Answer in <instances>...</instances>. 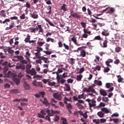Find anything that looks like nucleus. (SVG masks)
Segmentation results:
<instances>
[{"label": "nucleus", "instance_id": "1", "mask_svg": "<svg viewBox=\"0 0 124 124\" xmlns=\"http://www.w3.org/2000/svg\"><path fill=\"white\" fill-rule=\"evenodd\" d=\"M107 11L108 12H106V14H108L109 15H112L115 12V9L113 7H107L105 10H103V12H102V14H96V16H99Z\"/></svg>", "mask_w": 124, "mask_h": 124}, {"label": "nucleus", "instance_id": "2", "mask_svg": "<svg viewBox=\"0 0 124 124\" xmlns=\"http://www.w3.org/2000/svg\"><path fill=\"white\" fill-rule=\"evenodd\" d=\"M113 62V60H112L111 59H108L107 61H106L105 63L106 66H107V67L103 69V72L104 73H108L110 71V68H112V65H110V63H112Z\"/></svg>", "mask_w": 124, "mask_h": 124}, {"label": "nucleus", "instance_id": "3", "mask_svg": "<svg viewBox=\"0 0 124 124\" xmlns=\"http://www.w3.org/2000/svg\"><path fill=\"white\" fill-rule=\"evenodd\" d=\"M85 101L88 102L89 107L91 109L92 107H95L96 106V101L93 99L91 100L89 98H87L85 100Z\"/></svg>", "mask_w": 124, "mask_h": 124}, {"label": "nucleus", "instance_id": "4", "mask_svg": "<svg viewBox=\"0 0 124 124\" xmlns=\"http://www.w3.org/2000/svg\"><path fill=\"white\" fill-rule=\"evenodd\" d=\"M70 14L72 15V17L80 19L82 18L83 16L78 13H75L73 10L70 11Z\"/></svg>", "mask_w": 124, "mask_h": 124}, {"label": "nucleus", "instance_id": "5", "mask_svg": "<svg viewBox=\"0 0 124 124\" xmlns=\"http://www.w3.org/2000/svg\"><path fill=\"white\" fill-rule=\"evenodd\" d=\"M52 96L53 98H54L55 99L59 100V101H61L62 100V95L61 94H59L57 93H54L53 95Z\"/></svg>", "mask_w": 124, "mask_h": 124}, {"label": "nucleus", "instance_id": "6", "mask_svg": "<svg viewBox=\"0 0 124 124\" xmlns=\"http://www.w3.org/2000/svg\"><path fill=\"white\" fill-rule=\"evenodd\" d=\"M56 78H65L68 77V73H64L62 75H60L58 73H56Z\"/></svg>", "mask_w": 124, "mask_h": 124}, {"label": "nucleus", "instance_id": "7", "mask_svg": "<svg viewBox=\"0 0 124 124\" xmlns=\"http://www.w3.org/2000/svg\"><path fill=\"white\" fill-rule=\"evenodd\" d=\"M26 73L31 76H34L37 74V72L34 68H32L31 70H26Z\"/></svg>", "mask_w": 124, "mask_h": 124}, {"label": "nucleus", "instance_id": "8", "mask_svg": "<svg viewBox=\"0 0 124 124\" xmlns=\"http://www.w3.org/2000/svg\"><path fill=\"white\" fill-rule=\"evenodd\" d=\"M33 86L36 87H43V84L42 82H37L36 80H33V82L32 83Z\"/></svg>", "mask_w": 124, "mask_h": 124}, {"label": "nucleus", "instance_id": "9", "mask_svg": "<svg viewBox=\"0 0 124 124\" xmlns=\"http://www.w3.org/2000/svg\"><path fill=\"white\" fill-rule=\"evenodd\" d=\"M16 69H21L22 70H25V66L23 64H17V65L16 66Z\"/></svg>", "mask_w": 124, "mask_h": 124}, {"label": "nucleus", "instance_id": "10", "mask_svg": "<svg viewBox=\"0 0 124 124\" xmlns=\"http://www.w3.org/2000/svg\"><path fill=\"white\" fill-rule=\"evenodd\" d=\"M44 101H43L42 100L40 99V102L44 103V104L46 106L49 107V106H50V104L48 102L47 99L46 98H44Z\"/></svg>", "mask_w": 124, "mask_h": 124}, {"label": "nucleus", "instance_id": "11", "mask_svg": "<svg viewBox=\"0 0 124 124\" xmlns=\"http://www.w3.org/2000/svg\"><path fill=\"white\" fill-rule=\"evenodd\" d=\"M71 40L73 42V43L75 44V45H77V46H80V44L77 43V39L75 36H73V37L71 38Z\"/></svg>", "mask_w": 124, "mask_h": 124}, {"label": "nucleus", "instance_id": "12", "mask_svg": "<svg viewBox=\"0 0 124 124\" xmlns=\"http://www.w3.org/2000/svg\"><path fill=\"white\" fill-rule=\"evenodd\" d=\"M49 107L47 108H44V109H42L41 111H44V112L47 113V115L49 116H53V114L49 112L50 110L49 109Z\"/></svg>", "mask_w": 124, "mask_h": 124}, {"label": "nucleus", "instance_id": "13", "mask_svg": "<svg viewBox=\"0 0 124 124\" xmlns=\"http://www.w3.org/2000/svg\"><path fill=\"white\" fill-rule=\"evenodd\" d=\"M99 93H100V94L103 96H106L107 95V92H106V91L103 89L99 90Z\"/></svg>", "mask_w": 124, "mask_h": 124}, {"label": "nucleus", "instance_id": "14", "mask_svg": "<svg viewBox=\"0 0 124 124\" xmlns=\"http://www.w3.org/2000/svg\"><path fill=\"white\" fill-rule=\"evenodd\" d=\"M100 112H103L106 114H108V113H109L110 111L107 108H101Z\"/></svg>", "mask_w": 124, "mask_h": 124}, {"label": "nucleus", "instance_id": "15", "mask_svg": "<svg viewBox=\"0 0 124 124\" xmlns=\"http://www.w3.org/2000/svg\"><path fill=\"white\" fill-rule=\"evenodd\" d=\"M30 15H31V17L33 19L38 18V15L37 14V13L36 12L31 13Z\"/></svg>", "mask_w": 124, "mask_h": 124}, {"label": "nucleus", "instance_id": "16", "mask_svg": "<svg viewBox=\"0 0 124 124\" xmlns=\"http://www.w3.org/2000/svg\"><path fill=\"white\" fill-rule=\"evenodd\" d=\"M87 89L89 93H96V91H95L94 89H93V87L92 86H89Z\"/></svg>", "mask_w": 124, "mask_h": 124}, {"label": "nucleus", "instance_id": "17", "mask_svg": "<svg viewBox=\"0 0 124 124\" xmlns=\"http://www.w3.org/2000/svg\"><path fill=\"white\" fill-rule=\"evenodd\" d=\"M39 60L41 61H44V63H49V60H48V58L46 57H41L40 58H38Z\"/></svg>", "mask_w": 124, "mask_h": 124}, {"label": "nucleus", "instance_id": "18", "mask_svg": "<svg viewBox=\"0 0 124 124\" xmlns=\"http://www.w3.org/2000/svg\"><path fill=\"white\" fill-rule=\"evenodd\" d=\"M97 116L100 118H103L105 116V113L102 111H99L97 112Z\"/></svg>", "mask_w": 124, "mask_h": 124}, {"label": "nucleus", "instance_id": "19", "mask_svg": "<svg viewBox=\"0 0 124 124\" xmlns=\"http://www.w3.org/2000/svg\"><path fill=\"white\" fill-rule=\"evenodd\" d=\"M92 69L93 70V72H95L96 71H100L101 69V66L97 65L95 67H93Z\"/></svg>", "mask_w": 124, "mask_h": 124}, {"label": "nucleus", "instance_id": "20", "mask_svg": "<svg viewBox=\"0 0 124 124\" xmlns=\"http://www.w3.org/2000/svg\"><path fill=\"white\" fill-rule=\"evenodd\" d=\"M24 88L26 90H30L31 89V86L29 84H27L26 82L24 83L23 84Z\"/></svg>", "mask_w": 124, "mask_h": 124}, {"label": "nucleus", "instance_id": "21", "mask_svg": "<svg viewBox=\"0 0 124 124\" xmlns=\"http://www.w3.org/2000/svg\"><path fill=\"white\" fill-rule=\"evenodd\" d=\"M108 40L106 39L104 40V41L103 43V46H101V47L103 48H107V44L108 43Z\"/></svg>", "mask_w": 124, "mask_h": 124}, {"label": "nucleus", "instance_id": "22", "mask_svg": "<svg viewBox=\"0 0 124 124\" xmlns=\"http://www.w3.org/2000/svg\"><path fill=\"white\" fill-rule=\"evenodd\" d=\"M94 84L99 86H101L102 85V83L101 81L96 80H94Z\"/></svg>", "mask_w": 124, "mask_h": 124}, {"label": "nucleus", "instance_id": "23", "mask_svg": "<svg viewBox=\"0 0 124 124\" xmlns=\"http://www.w3.org/2000/svg\"><path fill=\"white\" fill-rule=\"evenodd\" d=\"M80 57H86V51L84 50H82L80 51Z\"/></svg>", "mask_w": 124, "mask_h": 124}, {"label": "nucleus", "instance_id": "24", "mask_svg": "<svg viewBox=\"0 0 124 124\" xmlns=\"http://www.w3.org/2000/svg\"><path fill=\"white\" fill-rule=\"evenodd\" d=\"M0 15V16H2V17H6V11H4V10H1Z\"/></svg>", "mask_w": 124, "mask_h": 124}, {"label": "nucleus", "instance_id": "25", "mask_svg": "<svg viewBox=\"0 0 124 124\" xmlns=\"http://www.w3.org/2000/svg\"><path fill=\"white\" fill-rule=\"evenodd\" d=\"M122 50V47H120V46H116L115 47V52L119 53H120Z\"/></svg>", "mask_w": 124, "mask_h": 124}, {"label": "nucleus", "instance_id": "26", "mask_svg": "<svg viewBox=\"0 0 124 124\" xmlns=\"http://www.w3.org/2000/svg\"><path fill=\"white\" fill-rule=\"evenodd\" d=\"M41 54L39 52H37L36 53H35V56L37 57V59H40L41 58H44V56H41Z\"/></svg>", "mask_w": 124, "mask_h": 124}, {"label": "nucleus", "instance_id": "27", "mask_svg": "<svg viewBox=\"0 0 124 124\" xmlns=\"http://www.w3.org/2000/svg\"><path fill=\"white\" fill-rule=\"evenodd\" d=\"M11 93L17 94L19 93V90L18 89H14L10 91Z\"/></svg>", "mask_w": 124, "mask_h": 124}, {"label": "nucleus", "instance_id": "28", "mask_svg": "<svg viewBox=\"0 0 124 124\" xmlns=\"http://www.w3.org/2000/svg\"><path fill=\"white\" fill-rule=\"evenodd\" d=\"M105 106H106L105 103L103 102H100V103H99V105H98L97 107H96V108H97V109H99V108H101L102 107H105Z\"/></svg>", "mask_w": 124, "mask_h": 124}, {"label": "nucleus", "instance_id": "29", "mask_svg": "<svg viewBox=\"0 0 124 124\" xmlns=\"http://www.w3.org/2000/svg\"><path fill=\"white\" fill-rule=\"evenodd\" d=\"M83 78L82 75H78L77 76L76 80L78 81H81V79Z\"/></svg>", "mask_w": 124, "mask_h": 124}, {"label": "nucleus", "instance_id": "30", "mask_svg": "<svg viewBox=\"0 0 124 124\" xmlns=\"http://www.w3.org/2000/svg\"><path fill=\"white\" fill-rule=\"evenodd\" d=\"M39 30V27L36 26V27H35V28L31 29V32L33 33H36V32L38 31Z\"/></svg>", "mask_w": 124, "mask_h": 124}, {"label": "nucleus", "instance_id": "31", "mask_svg": "<svg viewBox=\"0 0 124 124\" xmlns=\"http://www.w3.org/2000/svg\"><path fill=\"white\" fill-rule=\"evenodd\" d=\"M46 42H51L52 43L56 42L54 39H53L50 37H48L47 39H46Z\"/></svg>", "mask_w": 124, "mask_h": 124}, {"label": "nucleus", "instance_id": "32", "mask_svg": "<svg viewBox=\"0 0 124 124\" xmlns=\"http://www.w3.org/2000/svg\"><path fill=\"white\" fill-rule=\"evenodd\" d=\"M37 27H39V33H44V30L42 29V27L41 25H37Z\"/></svg>", "mask_w": 124, "mask_h": 124}, {"label": "nucleus", "instance_id": "33", "mask_svg": "<svg viewBox=\"0 0 124 124\" xmlns=\"http://www.w3.org/2000/svg\"><path fill=\"white\" fill-rule=\"evenodd\" d=\"M10 22V20L9 19V18L6 19L4 20L3 21H2L1 20H0V24H4L6 22Z\"/></svg>", "mask_w": 124, "mask_h": 124}, {"label": "nucleus", "instance_id": "34", "mask_svg": "<svg viewBox=\"0 0 124 124\" xmlns=\"http://www.w3.org/2000/svg\"><path fill=\"white\" fill-rule=\"evenodd\" d=\"M64 86H65V90H66V91L68 92H70L71 91L70 85H69V84H64Z\"/></svg>", "mask_w": 124, "mask_h": 124}, {"label": "nucleus", "instance_id": "35", "mask_svg": "<svg viewBox=\"0 0 124 124\" xmlns=\"http://www.w3.org/2000/svg\"><path fill=\"white\" fill-rule=\"evenodd\" d=\"M65 6H66V5H65V4H63V5H62V6L61 9H60V10H62L63 12H66L67 9L65 8Z\"/></svg>", "mask_w": 124, "mask_h": 124}, {"label": "nucleus", "instance_id": "36", "mask_svg": "<svg viewBox=\"0 0 124 124\" xmlns=\"http://www.w3.org/2000/svg\"><path fill=\"white\" fill-rule=\"evenodd\" d=\"M91 31H88V29H83V34H88L89 35H91Z\"/></svg>", "mask_w": 124, "mask_h": 124}, {"label": "nucleus", "instance_id": "37", "mask_svg": "<svg viewBox=\"0 0 124 124\" xmlns=\"http://www.w3.org/2000/svg\"><path fill=\"white\" fill-rule=\"evenodd\" d=\"M31 39V35L29 34L27 35V38L25 39V42L26 43L29 42Z\"/></svg>", "mask_w": 124, "mask_h": 124}, {"label": "nucleus", "instance_id": "38", "mask_svg": "<svg viewBox=\"0 0 124 124\" xmlns=\"http://www.w3.org/2000/svg\"><path fill=\"white\" fill-rule=\"evenodd\" d=\"M61 120L62 121V124H68L67 119L63 117H61Z\"/></svg>", "mask_w": 124, "mask_h": 124}, {"label": "nucleus", "instance_id": "39", "mask_svg": "<svg viewBox=\"0 0 124 124\" xmlns=\"http://www.w3.org/2000/svg\"><path fill=\"white\" fill-rule=\"evenodd\" d=\"M51 10H52V7L50 6H48L47 10L49 11V12H46V14L50 15H51Z\"/></svg>", "mask_w": 124, "mask_h": 124}, {"label": "nucleus", "instance_id": "40", "mask_svg": "<svg viewBox=\"0 0 124 124\" xmlns=\"http://www.w3.org/2000/svg\"><path fill=\"white\" fill-rule=\"evenodd\" d=\"M13 28H14V23H11L9 27L6 28V30H11Z\"/></svg>", "mask_w": 124, "mask_h": 124}, {"label": "nucleus", "instance_id": "41", "mask_svg": "<svg viewBox=\"0 0 124 124\" xmlns=\"http://www.w3.org/2000/svg\"><path fill=\"white\" fill-rule=\"evenodd\" d=\"M8 53L11 55H13L14 53V50H12L11 48L9 47L8 48Z\"/></svg>", "mask_w": 124, "mask_h": 124}, {"label": "nucleus", "instance_id": "42", "mask_svg": "<svg viewBox=\"0 0 124 124\" xmlns=\"http://www.w3.org/2000/svg\"><path fill=\"white\" fill-rule=\"evenodd\" d=\"M19 18L21 20H24L25 18H27V19H28V17H26V16H25V13H23V14L21 15V16H20Z\"/></svg>", "mask_w": 124, "mask_h": 124}, {"label": "nucleus", "instance_id": "43", "mask_svg": "<svg viewBox=\"0 0 124 124\" xmlns=\"http://www.w3.org/2000/svg\"><path fill=\"white\" fill-rule=\"evenodd\" d=\"M66 108L68 110H71L73 108L72 105L69 103L66 105Z\"/></svg>", "mask_w": 124, "mask_h": 124}, {"label": "nucleus", "instance_id": "44", "mask_svg": "<svg viewBox=\"0 0 124 124\" xmlns=\"http://www.w3.org/2000/svg\"><path fill=\"white\" fill-rule=\"evenodd\" d=\"M102 100L103 101V102L108 103V97H103Z\"/></svg>", "mask_w": 124, "mask_h": 124}, {"label": "nucleus", "instance_id": "45", "mask_svg": "<svg viewBox=\"0 0 124 124\" xmlns=\"http://www.w3.org/2000/svg\"><path fill=\"white\" fill-rule=\"evenodd\" d=\"M98 121H99L100 124H104L107 122V119H101L100 120L98 119Z\"/></svg>", "mask_w": 124, "mask_h": 124}, {"label": "nucleus", "instance_id": "46", "mask_svg": "<svg viewBox=\"0 0 124 124\" xmlns=\"http://www.w3.org/2000/svg\"><path fill=\"white\" fill-rule=\"evenodd\" d=\"M75 59H73V58L70 59L69 63L72 65H73L74 64H75Z\"/></svg>", "mask_w": 124, "mask_h": 124}, {"label": "nucleus", "instance_id": "47", "mask_svg": "<svg viewBox=\"0 0 124 124\" xmlns=\"http://www.w3.org/2000/svg\"><path fill=\"white\" fill-rule=\"evenodd\" d=\"M45 20L46 21V22L49 23V25H50L52 27H54V24H53L52 23H51L49 20H48L47 18H45Z\"/></svg>", "mask_w": 124, "mask_h": 124}, {"label": "nucleus", "instance_id": "48", "mask_svg": "<svg viewBox=\"0 0 124 124\" xmlns=\"http://www.w3.org/2000/svg\"><path fill=\"white\" fill-rule=\"evenodd\" d=\"M78 102L77 103L76 105L77 106H79V103L84 104V101L83 100H79L77 101Z\"/></svg>", "mask_w": 124, "mask_h": 124}, {"label": "nucleus", "instance_id": "49", "mask_svg": "<svg viewBox=\"0 0 124 124\" xmlns=\"http://www.w3.org/2000/svg\"><path fill=\"white\" fill-rule=\"evenodd\" d=\"M14 81L17 85H18L20 83V80L18 78H15Z\"/></svg>", "mask_w": 124, "mask_h": 124}, {"label": "nucleus", "instance_id": "50", "mask_svg": "<svg viewBox=\"0 0 124 124\" xmlns=\"http://www.w3.org/2000/svg\"><path fill=\"white\" fill-rule=\"evenodd\" d=\"M51 114H60V111H59L58 110H53V109H51Z\"/></svg>", "mask_w": 124, "mask_h": 124}, {"label": "nucleus", "instance_id": "51", "mask_svg": "<svg viewBox=\"0 0 124 124\" xmlns=\"http://www.w3.org/2000/svg\"><path fill=\"white\" fill-rule=\"evenodd\" d=\"M43 77V76L42 75H34L33 76V78H37V79H38V78H42Z\"/></svg>", "mask_w": 124, "mask_h": 124}, {"label": "nucleus", "instance_id": "52", "mask_svg": "<svg viewBox=\"0 0 124 124\" xmlns=\"http://www.w3.org/2000/svg\"><path fill=\"white\" fill-rule=\"evenodd\" d=\"M53 103H54L55 104H57L58 103L57 101L55 100L54 98H52L51 100H50V103H51V105H52V104H53Z\"/></svg>", "mask_w": 124, "mask_h": 124}, {"label": "nucleus", "instance_id": "53", "mask_svg": "<svg viewBox=\"0 0 124 124\" xmlns=\"http://www.w3.org/2000/svg\"><path fill=\"white\" fill-rule=\"evenodd\" d=\"M102 35H103V36H108V35H109V33L103 31V32H102Z\"/></svg>", "mask_w": 124, "mask_h": 124}, {"label": "nucleus", "instance_id": "54", "mask_svg": "<svg viewBox=\"0 0 124 124\" xmlns=\"http://www.w3.org/2000/svg\"><path fill=\"white\" fill-rule=\"evenodd\" d=\"M36 48L37 49H36V51H37V52H40L43 50V48L40 46H37Z\"/></svg>", "mask_w": 124, "mask_h": 124}, {"label": "nucleus", "instance_id": "55", "mask_svg": "<svg viewBox=\"0 0 124 124\" xmlns=\"http://www.w3.org/2000/svg\"><path fill=\"white\" fill-rule=\"evenodd\" d=\"M50 116L49 115H47L46 116V117L44 118V119H45L46 120H48V121H49V122H51V119L49 117Z\"/></svg>", "mask_w": 124, "mask_h": 124}, {"label": "nucleus", "instance_id": "56", "mask_svg": "<svg viewBox=\"0 0 124 124\" xmlns=\"http://www.w3.org/2000/svg\"><path fill=\"white\" fill-rule=\"evenodd\" d=\"M45 115L41 114L40 113H38L37 114V116L40 118H43L44 119L45 116H44Z\"/></svg>", "mask_w": 124, "mask_h": 124}, {"label": "nucleus", "instance_id": "57", "mask_svg": "<svg viewBox=\"0 0 124 124\" xmlns=\"http://www.w3.org/2000/svg\"><path fill=\"white\" fill-rule=\"evenodd\" d=\"M56 85V83L55 82H49V83H48V85L50 86H54Z\"/></svg>", "mask_w": 124, "mask_h": 124}, {"label": "nucleus", "instance_id": "58", "mask_svg": "<svg viewBox=\"0 0 124 124\" xmlns=\"http://www.w3.org/2000/svg\"><path fill=\"white\" fill-rule=\"evenodd\" d=\"M80 25H81L82 28H83V29L86 28V23L81 22H80Z\"/></svg>", "mask_w": 124, "mask_h": 124}, {"label": "nucleus", "instance_id": "59", "mask_svg": "<svg viewBox=\"0 0 124 124\" xmlns=\"http://www.w3.org/2000/svg\"><path fill=\"white\" fill-rule=\"evenodd\" d=\"M3 70H4L3 71L4 74H6L8 71V67L7 66L4 67Z\"/></svg>", "mask_w": 124, "mask_h": 124}, {"label": "nucleus", "instance_id": "60", "mask_svg": "<svg viewBox=\"0 0 124 124\" xmlns=\"http://www.w3.org/2000/svg\"><path fill=\"white\" fill-rule=\"evenodd\" d=\"M60 120V116L59 115H56V117H55V122H58V121Z\"/></svg>", "mask_w": 124, "mask_h": 124}, {"label": "nucleus", "instance_id": "61", "mask_svg": "<svg viewBox=\"0 0 124 124\" xmlns=\"http://www.w3.org/2000/svg\"><path fill=\"white\" fill-rule=\"evenodd\" d=\"M31 68V65L30 64H27V65H26V70H29V69H30Z\"/></svg>", "mask_w": 124, "mask_h": 124}, {"label": "nucleus", "instance_id": "62", "mask_svg": "<svg viewBox=\"0 0 124 124\" xmlns=\"http://www.w3.org/2000/svg\"><path fill=\"white\" fill-rule=\"evenodd\" d=\"M94 39L99 40V41L102 40L101 37H100V35H98V36L95 37Z\"/></svg>", "mask_w": 124, "mask_h": 124}, {"label": "nucleus", "instance_id": "63", "mask_svg": "<svg viewBox=\"0 0 124 124\" xmlns=\"http://www.w3.org/2000/svg\"><path fill=\"white\" fill-rule=\"evenodd\" d=\"M44 53L47 55H51V54H52V52L50 51H44Z\"/></svg>", "mask_w": 124, "mask_h": 124}, {"label": "nucleus", "instance_id": "64", "mask_svg": "<svg viewBox=\"0 0 124 124\" xmlns=\"http://www.w3.org/2000/svg\"><path fill=\"white\" fill-rule=\"evenodd\" d=\"M49 44H48L47 43L45 45V49L46 50H49Z\"/></svg>", "mask_w": 124, "mask_h": 124}]
</instances>
